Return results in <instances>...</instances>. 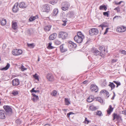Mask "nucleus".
<instances>
[{"label": "nucleus", "instance_id": "obj_1", "mask_svg": "<svg viewBox=\"0 0 126 126\" xmlns=\"http://www.w3.org/2000/svg\"><path fill=\"white\" fill-rule=\"evenodd\" d=\"M84 38V36L81 32H77V35H76L74 38V39L77 43H81Z\"/></svg>", "mask_w": 126, "mask_h": 126}, {"label": "nucleus", "instance_id": "obj_2", "mask_svg": "<svg viewBox=\"0 0 126 126\" xmlns=\"http://www.w3.org/2000/svg\"><path fill=\"white\" fill-rule=\"evenodd\" d=\"M3 108L6 112V114L10 115L12 113V110L10 106L8 105L4 106Z\"/></svg>", "mask_w": 126, "mask_h": 126}, {"label": "nucleus", "instance_id": "obj_3", "mask_svg": "<svg viewBox=\"0 0 126 126\" xmlns=\"http://www.w3.org/2000/svg\"><path fill=\"white\" fill-rule=\"evenodd\" d=\"M68 35V34L66 32H61L59 33L58 37L62 40H64L67 38Z\"/></svg>", "mask_w": 126, "mask_h": 126}, {"label": "nucleus", "instance_id": "obj_4", "mask_svg": "<svg viewBox=\"0 0 126 126\" xmlns=\"http://www.w3.org/2000/svg\"><path fill=\"white\" fill-rule=\"evenodd\" d=\"M91 51L95 55H99L101 56H102V54L101 52L99 51L95 48H92L91 50Z\"/></svg>", "mask_w": 126, "mask_h": 126}, {"label": "nucleus", "instance_id": "obj_5", "mask_svg": "<svg viewBox=\"0 0 126 126\" xmlns=\"http://www.w3.org/2000/svg\"><path fill=\"white\" fill-rule=\"evenodd\" d=\"M22 50L20 49H15L13 50L12 52V54L16 56L22 54Z\"/></svg>", "mask_w": 126, "mask_h": 126}, {"label": "nucleus", "instance_id": "obj_6", "mask_svg": "<svg viewBox=\"0 0 126 126\" xmlns=\"http://www.w3.org/2000/svg\"><path fill=\"white\" fill-rule=\"evenodd\" d=\"M62 9L63 11H66L69 8L70 5L68 3L66 2H63L62 3Z\"/></svg>", "mask_w": 126, "mask_h": 126}, {"label": "nucleus", "instance_id": "obj_7", "mask_svg": "<svg viewBox=\"0 0 126 126\" xmlns=\"http://www.w3.org/2000/svg\"><path fill=\"white\" fill-rule=\"evenodd\" d=\"M98 32V29L95 28H92L89 31V34L91 35L97 34Z\"/></svg>", "mask_w": 126, "mask_h": 126}, {"label": "nucleus", "instance_id": "obj_8", "mask_svg": "<svg viewBox=\"0 0 126 126\" xmlns=\"http://www.w3.org/2000/svg\"><path fill=\"white\" fill-rule=\"evenodd\" d=\"M112 117L113 118V120H114L115 119H116L119 121H122L121 117L119 114L117 113H114L112 114Z\"/></svg>", "mask_w": 126, "mask_h": 126}, {"label": "nucleus", "instance_id": "obj_9", "mask_svg": "<svg viewBox=\"0 0 126 126\" xmlns=\"http://www.w3.org/2000/svg\"><path fill=\"white\" fill-rule=\"evenodd\" d=\"M116 30L117 32H125L126 30V28L123 26H121L120 27H117Z\"/></svg>", "mask_w": 126, "mask_h": 126}, {"label": "nucleus", "instance_id": "obj_10", "mask_svg": "<svg viewBox=\"0 0 126 126\" xmlns=\"http://www.w3.org/2000/svg\"><path fill=\"white\" fill-rule=\"evenodd\" d=\"M90 89L91 91L93 92H96L98 90L97 86L94 84L91 85L90 87Z\"/></svg>", "mask_w": 126, "mask_h": 126}, {"label": "nucleus", "instance_id": "obj_11", "mask_svg": "<svg viewBox=\"0 0 126 126\" xmlns=\"http://www.w3.org/2000/svg\"><path fill=\"white\" fill-rule=\"evenodd\" d=\"M50 8V7L47 4H45L43 6L42 11L43 12H48L49 11Z\"/></svg>", "mask_w": 126, "mask_h": 126}, {"label": "nucleus", "instance_id": "obj_12", "mask_svg": "<svg viewBox=\"0 0 126 126\" xmlns=\"http://www.w3.org/2000/svg\"><path fill=\"white\" fill-rule=\"evenodd\" d=\"M68 46L69 47L70 49L75 48L77 47V45L76 44L74 43L73 42L71 41L69 42Z\"/></svg>", "mask_w": 126, "mask_h": 126}, {"label": "nucleus", "instance_id": "obj_13", "mask_svg": "<svg viewBox=\"0 0 126 126\" xmlns=\"http://www.w3.org/2000/svg\"><path fill=\"white\" fill-rule=\"evenodd\" d=\"M6 114L5 111L2 110H0V118L4 119L5 118V115Z\"/></svg>", "mask_w": 126, "mask_h": 126}, {"label": "nucleus", "instance_id": "obj_14", "mask_svg": "<svg viewBox=\"0 0 126 126\" xmlns=\"http://www.w3.org/2000/svg\"><path fill=\"white\" fill-rule=\"evenodd\" d=\"M47 78L49 81H52L54 80V77L51 74H48L47 75Z\"/></svg>", "mask_w": 126, "mask_h": 126}, {"label": "nucleus", "instance_id": "obj_15", "mask_svg": "<svg viewBox=\"0 0 126 126\" xmlns=\"http://www.w3.org/2000/svg\"><path fill=\"white\" fill-rule=\"evenodd\" d=\"M18 3L17 2L16 3L13 8V11L15 12H16L18 10Z\"/></svg>", "mask_w": 126, "mask_h": 126}, {"label": "nucleus", "instance_id": "obj_16", "mask_svg": "<svg viewBox=\"0 0 126 126\" xmlns=\"http://www.w3.org/2000/svg\"><path fill=\"white\" fill-rule=\"evenodd\" d=\"M13 85V86L18 85L19 83V81L18 79H14L12 81Z\"/></svg>", "mask_w": 126, "mask_h": 126}, {"label": "nucleus", "instance_id": "obj_17", "mask_svg": "<svg viewBox=\"0 0 126 126\" xmlns=\"http://www.w3.org/2000/svg\"><path fill=\"white\" fill-rule=\"evenodd\" d=\"M57 34L53 33L51 34L49 37V39L50 40H52L55 39L57 36Z\"/></svg>", "mask_w": 126, "mask_h": 126}, {"label": "nucleus", "instance_id": "obj_18", "mask_svg": "<svg viewBox=\"0 0 126 126\" xmlns=\"http://www.w3.org/2000/svg\"><path fill=\"white\" fill-rule=\"evenodd\" d=\"M12 27L13 29L14 30H16L18 27L17 22L14 21L12 22Z\"/></svg>", "mask_w": 126, "mask_h": 126}, {"label": "nucleus", "instance_id": "obj_19", "mask_svg": "<svg viewBox=\"0 0 126 126\" xmlns=\"http://www.w3.org/2000/svg\"><path fill=\"white\" fill-rule=\"evenodd\" d=\"M63 45H61L60 46V48L61 51L62 52H64L67 50V49L65 47L63 46Z\"/></svg>", "mask_w": 126, "mask_h": 126}, {"label": "nucleus", "instance_id": "obj_20", "mask_svg": "<svg viewBox=\"0 0 126 126\" xmlns=\"http://www.w3.org/2000/svg\"><path fill=\"white\" fill-rule=\"evenodd\" d=\"M19 7L20 8H25L27 6V5L24 2H21L19 4Z\"/></svg>", "mask_w": 126, "mask_h": 126}, {"label": "nucleus", "instance_id": "obj_21", "mask_svg": "<svg viewBox=\"0 0 126 126\" xmlns=\"http://www.w3.org/2000/svg\"><path fill=\"white\" fill-rule=\"evenodd\" d=\"M51 27V25H47L45 26L44 28V30L46 32L49 31Z\"/></svg>", "mask_w": 126, "mask_h": 126}, {"label": "nucleus", "instance_id": "obj_22", "mask_svg": "<svg viewBox=\"0 0 126 126\" xmlns=\"http://www.w3.org/2000/svg\"><path fill=\"white\" fill-rule=\"evenodd\" d=\"M94 97L93 95H91L87 99V101L88 102H92L94 100Z\"/></svg>", "mask_w": 126, "mask_h": 126}, {"label": "nucleus", "instance_id": "obj_23", "mask_svg": "<svg viewBox=\"0 0 126 126\" xmlns=\"http://www.w3.org/2000/svg\"><path fill=\"white\" fill-rule=\"evenodd\" d=\"M113 108L112 107V106L110 105L109 107L107 110V112L108 113L110 114L113 111Z\"/></svg>", "mask_w": 126, "mask_h": 126}, {"label": "nucleus", "instance_id": "obj_24", "mask_svg": "<svg viewBox=\"0 0 126 126\" xmlns=\"http://www.w3.org/2000/svg\"><path fill=\"white\" fill-rule=\"evenodd\" d=\"M57 92L55 90H53L50 93V94L52 96H56L57 95Z\"/></svg>", "mask_w": 126, "mask_h": 126}, {"label": "nucleus", "instance_id": "obj_25", "mask_svg": "<svg viewBox=\"0 0 126 126\" xmlns=\"http://www.w3.org/2000/svg\"><path fill=\"white\" fill-rule=\"evenodd\" d=\"M10 66V64L9 63H7V64L6 65V66L4 67L3 68L0 69V70H6L8 69L9 68V67Z\"/></svg>", "mask_w": 126, "mask_h": 126}, {"label": "nucleus", "instance_id": "obj_26", "mask_svg": "<svg viewBox=\"0 0 126 126\" xmlns=\"http://www.w3.org/2000/svg\"><path fill=\"white\" fill-rule=\"evenodd\" d=\"M109 86L111 88V90L114 89L115 87V85L112 82H110Z\"/></svg>", "mask_w": 126, "mask_h": 126}, {"label": "nucleus", "instance_id": "obj_27", "mask_svg": "<svg viewBox=\"0 0 126 126\" xmlns=\"http://www.w3.org/2000/svg\"><path fill=\"white\" fill-rule=\"evenodd\" d=\"M68 20L67 19L63 18L62 19V21L63 22V24L62 25L63 26H66V22Z\"/></svg>", "mask_w": 126, "mask_h": 126}, {"label": "nucleus", "instance_id": "obj_28", "mask_svg": "<svg viewBox=\"0 0 126 126\" xmlns=\"http://www.w3.org/2000/svg\"><path fill=\"white\" fill-rule=\"evenodd\" d=\"M64 101L65 105H69L70 104V102L68 98H65Z\"/></svg>", "mask_w": 126, "mask_h": 126}, {"label": "nucleus", "instance_id": "obj_29", "mask_svg": "<svg viewBox=\"0 0 126 126\" xmlns=\"http://www.w3.org/2000/svg\"><path fill=\"white\" fill-rule=\"evenodd\" d=\"M89 108L90 110H94L97 109L96 107L93 105L90 106L89 107Z\"/></svg>", "mask_w": 126, "mask_h": 126}, {"label": "nucleus", "instance_id": "obj_30", "mask_svg": "<svg viewBox=\"0 0 126 126\" xmlns=\"http://www.w3.org/2000/svg\"><path fill=\"white\" fill-rule=\"evenodd\" d=\"M58 9L57 8L54 9L53 11V15L55 16L58 13Z\"/></svg>", "mask_w": 126, "mask_h": 126}, {"label": "nucleus", "instance_id": "obj_31", "mask_svg": "<svg viewBox=\"0 0 126 126\" xmlns=\"http://www.w3.org/2000/svg\"><path fill=\"white\" fill-rule=\"evenodd\" d=\"M99 9L100 10L104 9L105 11H106L107 9V8L105 5H101L99 7Z\"/></svg>", "mask_w": 126, "mask_h": 126}, {"label": "nucleus", "instance_id": "obj_32", "mask_svg": "<svg viewBox=\"0 0 126 126\" xmlns=\"http://www.w3.org/2000/svg\"><path fill=\"white\" fill-rule=\"evenodd\" d=\"M105 93L106 95L108 97L109 96V93L106 91L105 90H102L100 92V93Z\"/></svg>", "mask_w": 126, "mask_h": 126}, {"label": "nucleus", "instance_id": "obj_33", "mask_svg": "<svg viewBox=\"0 0 126 126\" xmlns=\"http://www.w3.org/2000/svg\"><path fill=\"white\" fill-rule=\"evenodd\" d=\"M27 46L30 48H33L34 47V45L33 43L29 44L27 43Z\"/></svg>", "mask_w": 126, "mask_h": 126}, {"label": "nucleus", "instance_id": "obj_34", "mask_svg": "<svg viewBox=\"0 0 126 126\" xmlns=\"http://www.w3.org/2000/svg\"><path fill=\"white\" fill-rule=\"evenodd\" d=\"M2 26L5 25L6 23V21L5 19L3 20L0 22Z\"/></svg>", "mask_w": 126, "mask_h": 126}, {"label": "nucleus", "instance_id": "obj_35", "mask_svg": "<svg viewBox=\"0 0 126 126\" xmlns=\"http://www.w3.org/2000/svg\"><path fill=\"white\" fill-rule=\"evenodd\" d=\"M99 50L101 52H105V47L104 46H100L99 48Z\"/></svg>", "mask_w": 126, "mask_h": 126}, {"label": "nucleus", "instance_id": "obj_36", "mask_svg": "<svg viewBox=\"0 0 126 126\" xmlns=\"http://www.w3.org/2000/svg\"><path fill=\"white\" fill-rule=\"evenodd\" d=\"M96 99L97 101H98L101 103H102L103 102V100L101 97H97Z\"/></svg>", "mask_w": 126, "mask_h": 126}, {"label": "nucleus", "instance_id": "obj_37", "mask_svg": "<svg viewBox=\"0 0 126 126\" xmlns=\"http://www.w3.org/2000/svg\"><path fill=\"white\" fill-rule=\"evenodd\" d=\"M32 99L33 101L36 102L38 100V96H36V97H33Z\"/></svg>", "mask_w": 126, "mask_h": 126}, {"label": "nucleus", "instance_id": "obj_38", "mask_svg": "<svg viewBox=\"0 0 126 126\" xmlns=\"http://www.w3.org/2000/svg\"><path fill=\"white\" fill-rule=\"evenodd\" d=\"M33 77L35 79H37L38 81L39 80L38 76L37 74H36L33 75Z\"/></svg>", "mask_w": 126, "mask_h": 126}, {"label": "nucleus", "instance_id": "obj_39", "mask_svg": "<svg viewBox=\"0 0 126 126\" xmlns=\"http://www.w3.org/2000/svg\"><path fill=\"white\" fill-rule=\"evenodd\" d=\"M57 0H54L52 1H51L50 2V3L52 5H54L57 2Z\"/></svg>", "mask_w": 126, "mask_h": 126}, {"label": "nucleus", "instance_id": "obj_40", "mask_svg": "<svg viewBox=\"0 0 126 126\" xmlns=\"http://www.w3.org/2000/svg\"><path fill=\"white\" fill-rule=\"evenodd\" d=\"M96 114L99 116H102V113L101 111H97L96 113Z\"/></svg>", "mask_w": 126, "mask_h": 126}, {"label": "nucleus", "instance_id": "obj_41", "mask_svg": "<svg viewBox=\"0 0 126 126\" xmlns=\"http://www.w3.org/2000/svg\"><path fill=\"white\" fill-rule=\"evenodd\" d=\"M90 121L88 120L87 118H85L84 121L83 123L85 124H88L90 122Z\"/></svg>", "mask_w": 126, "mask_h": 126}, {"label": "nucleus", "instance_id": "obj_42", "mask_svg": "<svg viewBox=\"0 0 126 126\" xmlns=\"http://www.w3.org/2000/svg\"><path fill=\"white\" fill-rule=\"evenodd\" d=\"M70 16V17H74L75 14L73 12H70L69 14Z\"/></svg>", "mask_w": 126, "mask_h": 126}, {"label": "nucleus", "instance_id": "obj_43", "mask_svg": "<svg viewBox=\"0 0 126 126\" xmlns=\"http://www.w3.org/2000/svg\"><path fill=\"white\" fill-rule=\"evenodd\" d=\"M109 11H108L107 12H104L103 14L104 15L107 17L109 16Z\"/></svg>", "mask_w": 126, "mask_h": 126}, {"label": "nucleus", "instance_id": "obj_44", "mask_svg": "<svg viewBox=\"0 0 126 126\" xmlns=\"http://www.w3.org/2000/svg\"><path fill=\"white\" fill-rule=\"evenodd\" d=\"M35 20V17L33 16H32L29 19V20L30 21H32Z\"/></svg>", "mask_w": 126, "mask_h": 126}, {"label": "nucleus", "instance_id": "obj_45", "mask_svg": "<svg viewBox=\"0 0 126 126\" xmlns=\"http://www.w3.org/2000/svg\"><path fill=\"white\" fill-rule=\"evenodd\" d=\"M61 43V42L58 40H56L55 41V43L57 45H60Z\"/></svg>", "mask_w": 126, "mask_h": 126}, {"label": "nucleus", "instance_id": "obj_46", "mask_svg": "<svg viewBox=\"0 0 126 126\" xmlns=\"http://www.w3.org/2000/svg\"><path fill=\"white\" fill-rule=\"evenodd\" d=\"M21 71H23L25 70H26L27 69L24 67L23 65H22L21 67Z\"/></svg>", "mask_w": 126, "mask_h": 126}, {"label": "nucleus", "instance_id": "obj_47", "mask_svg": "<svg viewBox=\"0 0 126 126\" xmlns=\"http://www.w3.org/2000/svg\"><path fill=\"white\" fill-rule=\"evenodd\" d=\"M12 94L14 95H16L18 94V91H13L12 92Z\"/></svg>", "mask_w": 126, "mask_h": 126}, {"label": "nucleus", "instance_id": "obj_48", "mask_svg": "<svg viewBox=\"0 0 126 126\" xmlns=\"http://www.w3.org/2000/svg\"><path fill=\"white\" fill-rule=\"evenodd\" d=\"M114 9L117 11V12L119 13L120 11V8L118 7Z\"/></svg>", "mask_w": 126, "mask_h": 126}, {"label": "nucleus", "instance_id": "obj_49", "mask_svg": "<svg viewBox=\"0 0 126 126\" xmlns=\"http://www.w3.org/2000/svg\"><path fill=\"white\" fill-rule=\"evenodd\" d=\"M52 44V43H49L48 46V47L49 48V49H52L53 48V47L52 46H51Z\"/></svg>", "mask_w": 126, "mask_h": 126}, {"label": "nucleus", "instance_id": "obj_50", "mask_svg": "<svg viewBox=\"0 0 126 126\" xmlns=\"http://www.w3.org/2000/svg\"><path fill=\"white\" fill-rule=\"evenodd\" d=\"M121 53L124 55H126V51L124 50H122L121 51Z\"/></svg>", "mask_w": 126, "mask_h": 126}, {"label": "nucleus", "instance_id": "obj_51", "mask_svg": "<svg viewBox=\"0 0 126 126\" xmlns=\"http://www.w3.org/2000/svg\"><path fill=\"white\" fill-rule=\"evenodd\" d=\"M117 61V59H112L111 60V62L112 63L116 62Z\"/></svg>", "mask_w": 126, "mask_h": 126}, {"label": "nucleus", "instance_id": "obj_52", "mask_svg": "<svg viewBox=\"0 0 126 126\" xmlns=\"http://www.w3.org/2000/svg\"><path fill=\"white\" fill-rule=\"evenodd\" d=\"M109 29V28H107V29H106V30L105 32L104 33V34H106L107 33V32H108V30Z\"/></svg>", "mask_w": 126, "mask_h": 126}, {"label": "nucleus", "instance_id": "obj_53", "mask_svg": "<svg viewBox=\"0 0 126 126\" xmlns=\"http://www.w3.org/2000/svg\"><path fill=\"white\" fill-rule=\"evenodd\" d=\"M73 113L72 112H70L69 113H68L67 114V116H68V117H69V115L71 114H73Z\"/></svg>", "mask_w": 126, "mask_h": 126}, {"label": "nucleus", "instance_id": "obj_54", "mask_svg": "<svg viewBox=\"0 0 126 126\" xmlns=\"http://www.w3.org/2000/svg\"><path fill=\"white\" fill-rule=\"evenodd\" d=\"M119 17H121V16H116L113 17V20L115 18H118Z\"/></svg>", "mask_w": 126, "mask_h": 126}, {"label": "nucleus", "instance_id": "obj_55", "mask_svg": "<svg viewBox=\"0 0 126 126\" xmlns=\"http://www.w3.org/2000/svg\"><path fill=\"white\" fill-rule=\"evenodd\" d=\"M35 90H34V88H33L30 91L31 92V93L34 92Z\"/></svg>", "mask_w": 126, "mask_h": 126}, {"label": "nucleus", "instance_id": "obj_56", "mask_svg": "<svg viewBox=\"0 0 126 126\" xmlns=\"http://www.w3.org/2000/svg\"><path fill=\"white\" fill-rule=\"evenodd\" d=\"M121 83L120 82H118V83L117 84L116 87H117L119 86L120 85H121Z\"/></svg>", "mask_w": 126, "mask_h": 126}, {"label": "nucleus", "instance_id": "obj_57", "mask_svg": "<svg viewBox=\"0 0 126 126\" xmlns=\"http://www.w3.org/2000/svg\"><path fill=\"white\" fill-rule=\"evenodd\" d=\"M122 113L126 115V110H124L122 111Z\"/></svg>", "mask_w": 126, "mask_h": 126}, {"label": "nucleus", "instance_id": "obj_58", "mask_svg": "<svg viewBox=\"0 0 126 126\" xmlns=\"http://www.w3.org/2000/svg\"><path fill=\"white\" fill-rule=\"evenodd\" d=\"M113 94H114V95L111 98V99L112 100H113L114 99V97L115 96V94L114 92L113 93Z\"/></svg>", "mask_w": 126, "mask_h": 126}, {"label": "nucleus", "instance_id": "obj_59", "mask_svg": "<svg viewBox=\"0 0 126 126\" xmlns=\"http://www.w3.org/2000/svg\"><path fill=\"white\" fill-rule=\"evenodd\" d=\"M88 82V81L87 80H85L83 82V84H85L87 83Z\"/></svg>", "mask_w": 126, "mask_h": 126}, {"label": "nucleus", "instance_id": "obj_60", "mask_svg": "<svg viewBox=\"0 0 126 126\" xmlns=\"http://www.w3.org/2000/svg\"><path fill=\"white\" fill-rule=\"evenodd\" d=\"M123 1H120V2H119L118 3H116V4H117V5H119V4H120L121 3H122V2Z\"/></svg>", "mask_w": 126, "mask_h": 126}, {"label": "nucleus", "instance_id": "obj_61", "mask_svg": "<svg viewBox=\"0 0 126 126\" xmlns=\"http://www.w3.org/2000/svg\"><path fill=\"white\" fill-rule=\"evenodd\" d=\"M113 82L115 83L116 85L118 83V82H118V81H113Z\"/></svg>", "mask_w": 126, "mask_h": 126}, {"label": "nucleus", "instance_id": "obj_62", "mask_svg": "<svg viewBox=\"0 0 126 126\" xmlns=\"http://www.w3.org/2000/svg\"><path fill=\"white\" fill-rule=\"evenodd\" d=\"M113 82L115 83L116 85L118 83V82H118V81H113Z\"/></svg>", "mask_w": 126, "mask_h": 126}, {"label": "nucleus", "instance_id": "obj_63", "mask_svg": "<svg viewBox=\"0 0 126 126\" xmlns=\"http://www.w3.org/2000/svg\"><path fill=\"white\" fill-rule=\"evenodd\" d=\"M40 92L39 91V90H35V93H39Z\"/></svg>", "mask_w": 126, "mask_h": 126}, {"label": "nucleus", "instance_id": "obj_64", "mask_svg": "<svg viewBox=\"0 0 126 126\" xmlns=\"http://www.w3.org/2000/svg\"><path fill=\"white\" fill-rule=\"evenodd\" d=\"M44 126H50L49 124H47L45 125Z\"/></svg>", "mask_w": 126, "mask_h": 126}]
</instances>
